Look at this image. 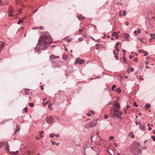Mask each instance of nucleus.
Returning <instances> with one entry per match:
<instances>
[{"label": "nucleus", "mask_w": 155, "mask_h": 155, "mask_svg": "<svg viewBox=\"0 0 155 155\" xmlns=\"http://www.w3.org/2000/svg\"><path fill=\"white\" fill-rule=\"evenodd\" d=\"M125 24L126 26H128L129 25V23L128 21L125 22Z\"/></svg>", "instance_id": "nucleus-56"}, {"label": "nucleus", "mask_w": 155, "mask_h": 155, "mask_svg": "<svg viewBox=\"0 0 155 155\" xmlns=\"http://www.w3.org/2000/svg\"><path fill=\"white\" fill-rule=\"evenodd\" d=\"M2 0H0V6H2L3 5H7V3L6 2L5 3H2Z\"/></svg>", "instance_id": "nucleus-24"}, {"label": "nucleus", "mask_w": 155, "mask_h": 155, "mask_svg": "<svg viewBox=\"0 0 155 155\" xmlns=\"http://www.w3.org/2000/svg\"><path fill=\"white\" fill-rule=\"evenodd\" d=\"M23 110H24L25 112H27L28 111V110L27 109V107H26L23 109Z\"/></svg>", "instance_id": "nucleus-51"}, {"label": "nucleus", "mask_w": 155, "mask_h": 155, "mask_svg": "<svg viewBox=\"0 0 155 155\" xmlns=\"http://www.w3.org/2000/svg\"><path fill=\"white\" fill-rule=\"evenodd\" d=\"M141 30L140 29H138L137 31V34H138L140 33H141Z\"/></svg>", "instance_id": "nucleus-38"}, {"label": "nucleus", "mask_w": 155, "mask_h": 155, "mask_svg": "<svg viewBox=\"0 0 155 155\" xmlns=\"http://www.w3.org/2000/svg\"><path fill=\"white\" fill-rule=\"evenodd\" d=\"M135 124L136 125H140L141 124V122H140V123H138L137 122H135Z\"/></svg>", "instance_id": "nucleus-47"}, {"label": "nucleus", "mask_w": 155, "mask_h": 155, "mask_svg": "<svg viewBox=\"0 0 155 155\" xmlns=\"http://www.w3.org/2000/svg\"><path fill=\"white\" fill-rule=\"evenodd\" d=\"M25 16L22 19L20 18V20L18 22V24L19 25L22 22L24 21V19L25 18Z\"/></svg>", "instance_id": "nucleus-15"}, {"label": "nucleus", "mask_w": 155, "mask_h": 155, "mask_svg": "<svg viewBox=\"0 0 155 155\" xmlns=\"http://www.w3.org/2000/svg\"><path fill=\"white\" fill-rule=\"evenodd\" d=\"M120 109V104L118 103H114L111 108L110 112L112 114L117 113Z\"/></svg>", "instance_id": "nucleus-4"}, {"label": "nucleus", "mask_w": 155, "mask_h": 155, "mask_svg": "<svg viewBox=\"0 0 155 155\" xmlns=\"http://www.w3.org/2000/svg\"><path fill=\"white\" fill-rule=\"evenodd\" d=\"M20 129V127L18 124L16 125V129L15 132V134H16L18 131Z\"/></svg>", "instance_id": "nucleus-14"}, {"label": "nucleus", "mask_w": 155, "mask_h": 155, "mask_svg": "<svg viewBox=\"0 0 155 155\" xmlns=\"http://www.w3.org/2000/svg\"><path fill=\"white\" fill-rule=\"evenodd\" d=\"M129 77V76L128 75H125L124 76V77L125 78H126V79H127Z\"/></svg>", "instance_id": "nucleus-64"}, {"label": "nucleus", "mask_w": 155, "mask_h": 155, "mask_svg": "<svg viewBox=\"0 0 155 155\" xmlns=\"http://www.w3.org/2000/svg\"><path fill=\"white\" fill-rule=\"evenodd\" d=\"M151 138L154 141H155V136H152Z\"/></svg>", "instance_id": "nucleus-40"}, {"label": "nucleus", "mask_w": 155, "mask_h": 155, "mask_svg": "<svg viewBox=\"0 0 155 155\" xmlns=\"http://www.w3.org/2000/svg\"><path fill=\"white\" fill-rule=\"evenodd\" d=\"M96 46H97V47L96 48V49L97 50H98L99 49V45L98 44H96Z\"/></svg>", "instance_id": "nucleus-49"}, {"label": "nucleus", "mask_w": 155, "mask_h": 155, "mask_svg": "<svg viewBox=\"0 0 155 155\" xmlns=\"http://www.w3.org/2000/svg\"><path fill=\"white\" fill-rule=\"evenodd\" d=\"M83 30L82 29H80L78 31L79 34H80L82 33Z\"/></svg>", "instance_id": "nucleus-42"}, {"label": "nucleus", "mask_w": 155, "mask_h": 155, "mask_svg": "<svg viewBox=\"0 0 155 155\" xmlns=\"http://www.w3.org/2000/svg\"><path fill=\"white\" fill-rule=\"evenodd\" d=\"M140 128L141 130L143 131L145 130V127L144 126L140 124Z\"/></svg>", "instance_id": "nucleus-26"}, {"label": "nucleus", "mask_w": 155, "mask_h": 155, "mask_svg": "<svg viewBox=\"0 0 155 155\" xmlns=\"http://www.w3.org/2000/svg\"><path fill=\"white\" fill-rule=\"evenodd\" d=\"M104 118L105 119H107L108 118V115H105L104 116Z\"/></svg>", "instance_id": "nucleus-57"}, {"label": "nucleus", "mask_w": 155, "mask_h": 155, "mask_svg": "<svg viewBox=\"0 0 155 155\" xmlns=\"http://www.w3.org/2000/svg\"><path fill=\"white\" fill-rule=\"evenodd\" d=\"M90 147H91V148L92 150V151H91L92 155H99V153L100 151V148L97 146L92 147L91 146L90 144L87 143L85 144L84 145L85 152L87 151V149L90 148Z\"/></svg>", "instance_id": "nucleus-3"}, {"label": "nucleus", "mask_w": 155, "mask_h": 155, "mask_svg": "<svg viewBox=\"0 0 155 155\" xmlns=\"http://www.w3.org/2000/svg\"><path fill=\"white\" fill-rule=\"evenodd\" d=\"M29 105L31 107H32L34 106V104L33 103H29Z\"/></svg>", "instance_id": "nucleus-36"}, {"label": "nucleus", "mask_w": 155, "mask_h": 155, "mask_svg": "<svg viewBox=\"0 0 155 155\" xmlns=\"http://www.w3.org/2000/svg\"><path fill=\"white\" fill-rule=\"evenodd\" d=\"M118 54L115 55L114 57L115 58H116L117 60H118L119 59V58L117 56Z\"/></svg>", "instance_id": "nucleus-45"}, {"label": "nucleus", "mask_w": 155, "mask_h": 155, "mask_svg": "<svg viewBox=\"0 0 155 155\" xmlns=\"http://www.w3.org/2000/svg\"><path fill=\"white\" fill-rule=\"evenodd\" d=\"M113 53H114V55H116V54H119V53L118 52L117 53L116 52V51L115 50H113Z\"/></svg>", "instance_id": "nucleus-34"}, {"label": "nucleus", "mask_w": 155, "mask_h": 155, "mask_svg": "<svg viewBox=\"0 0 155 155\" xmlns=\"http://www.w3.org/2000/svg\"><path fill=\"white\" fill-rule=\"evenodd\" d=\"M59 58V57L55 56L54 55H50V60H51L52 59H55L56 58Z\"/></svg>", "instance_id": "nucleus-13"}, {"label": "nucleus", "mask_w": 155, "mask_h": 155, "mask_svg": "<svg viewBox=\"0 0 155 155\" xmlns=\"http://www.w3.org/2000/svg\"><path fill=\"white\" fill-rule=\"evenodd\" d=\"M92 127L95 126L97 124V120H93L90 123Z\"/></svg>", "instance_id": "nucleus-9"}, {"label": "nucleus", "mask_w": 155, "mask_h": 155, "mask_svg": "<svg viewBox=\"0 0 155 155\" xmlns=\"http://www.w3.org/2000/svg\"><path fill=\"white\" fill-rule=\"evenodd\" d=\"M51 103H49V104L48 105V108H50L51 109Z\"/></svg>", "instance_id": "nucleus-48"}, {"label": "nucleus", "mask_w": 155, "mask_h": 155, "mask_svg": "<svg viewBox=\"0 0 155 155\" xmlns=\"http://www.w3.org/2000/svg\"><path fill=\"white\" fill-rule=\"evenodd\" d=\"M143 53H144L143 55L144 56H147L148 55L147 52V51H144Z\"/></svg>", "instance_id": "nucleus-41"}, {"label": "nucleus", "mask_w": 155, "mask_h": 155, "mask_svg": "<svg viewBox=\"0 0 155 155\" xmlns=\"http://www.w3.org/2000/svg\"><path fill=\"white\" fill-rule=\"evenodd\" d=\"M150 107V105L148 104H147L145 106V109L148 110Z\"/></svg>", "instance_id": "nucleus-23"}, {"label": "nucleus", "mask_w": 155, "mask_h": 155, "mask_svg": "<svg viewBox=\"0 0 155 155\" xmlns=\"http://www.w3.org/2000/svg\"><path fill=\"white\" fill-rule=\"evenodd\" d=\"M40 139V137H36V139L37 140H39V139Z\"/></svg>", "instance_id": "nucleus-63"}, {"label": "nucleus", "mask_w": 155, "mask_h": 155, "mask_svg": "<svg viewBox=\"0 0 155 155\" xmlns=\"http://www.w3.org/2000/svg\"><path fill=\"white\" fill-rule=\"evenodd\" d=\"M117 114H116V113L114 114V117H116V116L118 118H121V117L120 116L121 115H122L123 114V113L119 110L118 111Z\"/></svg>", "instance_id": "nucleus-8"}, {"label": "nucleus", "mask_w": 155, "mask_h": 155, "mask_svg": "<svg viewBox=\"0 0 155 155\" xmlns=\"http://www.w3.org/2000/svg\"><path fill=\"white\" fill-rule=\"evenodd\" d=\"M130 150L134 154L137 155L141 153L142 149L140 144L137 142H135L132 144Z\"/></svg>", "instance_id": "nucleus-2"}, {"label": "nucleus", "mask_w": 155, "mask_h": 155, "mask_svg": "<svg viewBox=\"0 0 155 155\" xmlns=\"http://www.w3.org/2000/svg\"><path fill=\"white\" fill-rule=\"evenodd\" d=\"M45 121L47 123L50 124L53 123V120L51 117H48L45 119Z\"/></svg>", "instance_id": "nucleus-7"}, {"label": "nucleus", "mask_w": 155, "mask_h": 155, "mask_svg": "<svg viewBox=\"0 0 155 155\" xmlns=\"http://www.w3.org/2000/svg\"><path fill=\"white\" fill-rule=\"evenodd\" d=\"M13 13H9L8 12V14L9 16L12 17L13 15Z\"/></svg>", "instance_id": "nucleus-44"}, {"label": "nucleus", "mask_w": 155, "mask_h": 155, "mask_svg": "<svg viewBox=\"0 0 155 155\" xmlns=\"http://www.w3.org/2000/svg\"><path fill=\"white\" fill-rule=\"evenodd\" d=\"M48 103V102H47L45 103L43 102L42 103V104L44 106H46L47 105V104Z\"/></svg>", "instance_id": "nucleus-37"}, {"label": "nucleus", "mask_w": 155, "mask_h": 155, "mask_svg": "<svg viewBox=\"0 0 155 155\" xmlns=\"http://www.w3.org/2000/svg\"><path fill=\"white\" fill-rule=\"evenodd\" d=\"M78 40L79 41L81 42L83 41L82 39V38H79Z\"/></svg>", "instance_id": "nucleus-52"}, {"label": "nucleus", "mask_w": 155, "mask_h": 155, "mask_svg": "<svg viewBox=\"0 0 155 155\" xmlns=\"http://www.w3.org/2000/svg\"><path fill=\"white\" fill-rule=\"evenodd\" d=\"M116 87V85L114 84V85L112 87V88H111V91H113L114 89Z\"/></svg>", "instance_id": "nucleus-31"}, {"label": "nucleus", "mask_w": 155, "mask_h": 155, "mask_svg": "<svg viewBox=\"0 0 155 155\" xmlns=\"http://www.w3.org/2000/svg\"><path fill=\"white\" fill-rule=\"evenodd\" d=\"M138 52L139 53H141V52H143L144 51H143L142 49H140L138 50Z\"/></svg>", "instance_id": "nucleus-55"}, {"label": "nucleus", "mask_w": 155, "mask_h": 155, "mask_svg": "<svg viewBox=\"0 0 155 155\" xmlns=\"http://www.w3.org/2000/svg\"><path fill=\"white\" fill-rule=\"evenodd\" d=\"M6 151H7L8 153V152H9L10 149L9 148V145H8V143L6 142Z\"/></svg>", "instance_id": "nucleus-10"}, {"label": "nucleus", "mask_w": 155, "mask_h": 155, "mask_svg": "<svg viewBox=\"0 0 155 155\" xmlns=\"http://www.w3.org/2000/svg\"><path fill=\"white\" fill-rule=\"evenodd\" d=\"M133 57V56L130 55L129 56V58L130 59H131Z\"/></svg>", "instance_id": "nucleus-58"}, {"label": "nucleus", "mask_w": 155, "mask_h": 155, "mask_svg": "<svg viewBox=\"0 0 155 155\" xmlns=\"http://www.w3.org/2000/svg\"><path fill=\"white\" fill-rule=\"evenodd\" d=\"M134 32L136 35H138V34H137L136 31H134Z\"/></svg>", "instance_id": "nucleus-59"}, {"label": "nucleus", "mask_w": 155, "mask_h": 155, "mask_svg": "<svg viewBox=\"0 0 155 155\" xmlns=\"http://www.w3.org/2000/svg\"><path fill=\"white\" fill-rule=\"evenodd\" d=\"M123 15H125L126 14V11L125 10H124L123 12Z\"/></svg>", "instance_id": "nucleus-46"}, {"label": "nucleus", "mask_w": 155, "mask_h": 155, "mask_svg": "<svg viewBox=\"0 0 155 155\" xmlns=\"http://www.w3.org/2000/svg\"><path fill=\"white\" fill-rule=\"evenodd\" d=\"M129 36V34L125 33L124 35V38H127Z\"/></svg>", "instance_id": "nucleus-29"}, {"label": "nucleus", "mask_w": 155, "mask_h": 155, "mask_svg": "<svg viewBox=\"0 0 155 155\" xmlns=\"http://www.w3.org/2000/svg\"><path fill=\"white\" fill-rule=\"evenodd\" d=\"M49 136L50 137H53L54 136V134L53 133L51 134H50Z\"/></svg>", "instance_id": "nucleus-35"}, {"label": "nucleus", "mask_w": 155, "mask_h": 155, "mask_svg": "<svg viewBox=\"0 0 155 155\" xmlns=\"http://www.w3.org/2000/svg\"><path fill=\"white\" fill-rule=\"evenodd\" d=\"M54 136L56 137H58L59 136V134H57L56 135L54 134Z\"/></svg>", "instance_id": "nucleus-60"}, {"label": "nucleus", "mask_w": 155, "mask_h": 155, "mask_svg": "<svg viewBox=\"0 0 155 155\" xmlns=\"http://www.w3.org/2000/svg\"><path fill=\"white\" fill-rule=\"evenodd\" d=\"M123 60L124 62L126 63H127L126 59L125 57V56H123Z\"/></svg>", "instance_id": "nucleus-30"}, {"label": "nucleus", "mask_w": 155, "mask_h": 155, "mask_svg": "<svg viewBox=\"0 0 155 155\" xmlns=\"http://www.w3.org/2000/svg\"><path fill=\"white\" fill-rule=\"evenodd\" d=\"M41 40L39 39L38 43L35 48V52H39L40 48L42 50L46 49L53 41V39L51 37L49 33L48 32H43L41 35Z\"/></svg>", "instance_id": "nucleus-1"}, {"label": "nucleus", "mask_w": 155, "mask_h": 155, "mask_svg": "<svg viewBox=\"0 0 155 155\" xmlns=\"http://www.w3.org/2000/svg\"><path fill=\"white\" fill-rule=\"evenodd\" d=\"M115 91L117 92L119 94L121 92V90L120 88H117L115 90Z\"/></svg>", "instance_id": "nucleus-27"}, {"label": "nucleus", "mask_w": 155, "mask_h": 155, "mask_svg": "<svg viewBox=\"0 0 155 155\" xmlns=\"http://www.w3.org/2000/svg\"><path fill=\"white\" fill-rule=\"evenodd\" d=\"M133 105L136 107H137L138 106V105L135 102L134 103Z\"/></svg>", "instance_id": "nucleus-39"}, {"label": "nucleus", "mask_w": 155, "mask_h": 155, "mask_svg": "<svg viewBox=\"0 0 155 155\" xmlns=\"http://www.w3.org/2000/svg\"><path fill=\"white\" fill-rule=\"evenodd\" d=\"M30 91V89H25V91L26 94L27 95H29V93L28 91Z\"/></svg>", "instance_id": "nucleus-22"}, {"label": "nucleus", "mask_w": 155, "mask_h": 155, "mask_svg": "<svg viewBox=\"0 0 155 155\" xmlns=\"http://www.w3.org/2000/svg\"><path fill=\"white\" fill-rule=\"evenodd\" d=\"M115 48L116 49V50H117V51L118 52V51H119V50L118 48V46H116V45H115Z\"/></svg>", "instance_id": "nucleus-33"}, {"label": "nucleus", "mask_w": 155, "mask_h": 155, "mask_svg": "<svg viewBox=\"0 0 155 155\" xmlns=\"http://www.w3.org/2000/svg\"><path fill=\"white\" fill-rule=\"evenodd\" d=\"M19 152L18 150H17L16 151H11L8 152V153H9L11 154L16 155Z\"/></svg>", "instance_id": "nucleus-11"}, {"label": "nucleus", "mask_w": 155, "mask_h": 155, "mask_svg": "<svg viewBox=\"0 0 155 155\" xmlns=\"http://www.w3.org/2000/svg\"><path fill=\"white\" fill-rule=\"evenodd\" d=\"M130 71H131V72H133V71H134V68H130Z\"/></svg>", "instance_id": "nucleus-61"}, {"label": "nucleus", "mask_w": 155, "mask_h": 155, "mask_svg": "<svg viewBox=\"0 0 155 155\" xmlns=\"http://www.w3.org/2000/svg\"><path fill=\"white\" fill-rule=\"evenodd\" d=\"M5 144V143H4L1 142L0 143V148L2 147Z\"/></svg>", "instance_id": "nucleus-32"}, {"label": "nucleus", "mask_w": 155, "mask_h": 155, "mask_svg": "<svg viewBox=\"0 0 155 155\" xmlns=\"http://www.w3.org/2000/svg\"><path fill=\"white\" fill-rule=\"evenodd\" d=\"M87 115L88 116H90L91 115V114L89 112L87 114Z\"/></svg>", "instance_id": "nucleus-54"}, {"label": "nucleus", "mask_w": 155, "mask_h": 155, "mask_svg": "<svg viewBox=\"0 0 155 155\" xmlns=\"http://www.w3.org/2000/svg\"><path fill=\"white\" fill-rule=\"evenodd\" d=\"M150 36L151 37L152 39H155V34H150Z\"/></svg>", "instance_id": "nucleus-28"}, {"label": "nucleus", "mask_w": 155, "mask_h": 155, "mask_svg": "<svg viewBox=\"0 0 155 155\" xmlns=\"http://www.w3.org/2000/svg\"><path fill=\"white\" fill-rule=\"evenodd\" d=\"M109 152L111 155H116V153L112 150H110L109 151Z\"/></svg>", "instance_id": "nucleus-17"}, {"label": "nucleus", "mask_w": 155, "mask_h": 155, "mask_svg": "<svg viewBox=\"0 0 155 155\" xmlns=\"http://www.w3.org/2000/svg\"><path fill=\"white\" fill-rule=\"evenodd\" d=\"M51 142L52 143V145H54V144H56V142H53L52 140H51Z\"/></svg>", "instance_id": "nucleus-50"}, {"label": "nucleus", "mask_w": 155, "mask_h": 155, "mask_svg": "<svg viewBox=\"0 0 155 155\" xmlns=\"http://www.w3.org/2000/svg\"><path fill=\"white\" fill-rule=\"evenodd\" d=\"M5 45V43L3 42V44L2 45H0V53L1 52V51L2 50V49L4 47V45Z\"/></svg>", "instance_id": "nucleus-19"}, {"label": "nucleus", "mask_w": 155, "mask_h": 155, "mask_svg": "<svg viewBox=\"0 0 155 155\" xmlns=\"http://www.w3.org/2000/svg\"><path fill=\"white\" fill-rule=\"evenodd\" d=\"M94 140V142H95L97 145H99V141L100 140V138L99 136H97L96 139H95V137H93L91 139V142H92L93 140Z\"/></svg>", "instance_id": "nucleus-5"}, {"label": "nucleus", "mask_w": 155, "mask_h": 155, "mask_svg": "<svg viewBox=\"0 0 155 155\" xmlns=\"http://www.w3.org/2000/svg\"><path fill=\"white\" fill-rule=\"evenodd\" d=\"M122 51L124 52V53H123V56H125V54H126V52L125 50H124V49H123L122 50Z\"/></svg>", "instance_id": "nucleus-43"}, {"label": "nucleus", "mask_w": 155, "mask_h": 155, "mask_svg": "<svg viewBox=\"0 0 155 155\" xmlns=\"http://www.w3.org/2000/svg\"><path fill=\"white\" fill-rule=\"evenodd\" d=\"M129 136H130V137H131L132 138H134V136L133 133V132H130L129 134Z\"/></svg>", "instance_id": "nucleus-21"}, {"label": "nucleus", "mask_w": 155, "mask_h": 155, "mask_svg": "<svg viewBox=\"0 0 155 155\" xmlns=\"http://www.w3.org/2000/svg\"><path fill=\"white\" fill-rule=\"evenodd\" d=\"M77 16L78 19L80 20H82L84 18V17L81 15H78Z\"/></svg>", "instance_id": "nucleus-18"}, {"label": "nucleus", "mask_w": 155, "mask_h": 155, "mask_svg": "<svg viewBox=\"0 0 155 155\" xmlns=\"http://www.w3.org/2000/svg\"><path fill=\"white\" fill-rule=\"evenodd\" d=\"M84 62V61L82 59H80L79 58H77L76 59V62L74 64H76L78 63L79 64H81Z\"/></svg>", "instance_id": "nucleus-6"}, {"label": "nucleus", "mask_w": 155, "mask_h": 155, "mask_svg": "<svg viewBox=\"0 0 155 155\" xmlns=\"http://www.w3.org/2000/svg\"><path fill=\"white\" fill-rule=\"evenodd\" d=\"M14 10L13 9L12 7L10 6V7L8 9V12L9 13H13Z\"/></svg>", "instance_id": "nucleus-20"}, {"label": "nucleus", "mask_w": 155, "mask_h": 155, "mask_svg": "<svg viewBox=\"0 0 155 155\" xmlns=\"http://www.w3.org/2000/svg\"><path fill=\"white\" fill-rule=\"evenodd\" d=\"M109 138H110V140H112V139H114V137L113 136H110L109 137Z\"/></svg>", "instance_id": "nucleus-53"}, {"label": "nucleus", "mask_w": 155, "mask_h": 155, "mask_svg": "<svg viewBox=\"0 0 155 155\" xmlns=\"http://www.w3.org/2000/svg\"><path fill=\"white\" fill-rule=\"evenodd\" d=\"M68 58V57L67 55L64 54L62 56V58L63 60H67Z\"/></svg>", "instance_id": "nucleus-25"}, {"label": "nucleus", "mask_w": 155, "mask_h": 155, "mask_svg": "<svg viewBox=\"0 0 155 155\" xmlns=\"http://www.w3.org/2000/svg\"><path fill=\"white\" fill-rule=\"evenodd\" d=\"M112 35L115 37L116 39L118 38L119 37L117 35V33L116 32H114L112 34Z\"/></svg>", "instance_id": "nucleus-16"}, {"label": "nucleus", "mask_w": 155, "mask_h": 155, "mask_svg": "<svg viewBox=\"0 0 155 155\" xmlns=\"http://www.w3.org/2000/svg\"><path fill=\"white\" fill-rule=\"evenodd\" d=\"M40 87H41V90H44V87H43L42 86H41V85H40Z\"/></svg>", "instance_id": "nucleus-62"}, {"label": "nucleus", "mask_w": 155, "mask_h": 155, "mask_svg": "<svg viewBox=\"0 0 155 155\" xmlns=\"http://www.w3.org/2000/svg\"><path fill=\"white\" fill-rule=\"evenodd\" d=\"M84 127L86 128H89L92 127L90 123H88L85 124Z\"/></svg>", "instance_id": "nucleus-12"}]
</instances>
